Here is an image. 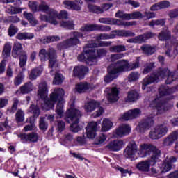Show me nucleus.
<instances>
[{
    "label": "nucleus",
    "instance_id": "obj_53",
    "mask_svg": "<svg viewBox=\"0 0 178 178\" xmlns=\"http://www.w3.org/2000/svg\"><path fill=\"white\" fill-rule=\"evenodd\" d=\"M11 51L12 45L10 44V43H6L4 45V49L3 50V55L5 56V58H8V56H10Z\"/></svg>",
    "mask_w": 178,
    "mask_h": 178
},
{
    "label": "nucleus",
    "instance_id": "obj_6",
    "mask_svg": "<svg viewBox=\"0 0 178 178\" xmlns=\"http://www.w3.org/2000/svg\"><path fill=\"white\" fill-rule=\"evenodd\" d=\"M39 19L42 22H46L50 23V24H54V26H57V24H59V19H69V13L66 10H61L59 13L56 10H50L49 17L40 14Z\"/></svg>",
    "mask_w": 178,
    "mask_h": 178
},
{
    "label": "nucleus",
    "instance_id": "obj_44",
    "mask_svg": "<svg viewBox=\"0 0 178 178\" xmlns=\"http://www.w3.org/2000/svg\"><path fill=\"white\" fill-rule=\"evenodd\" d=\"M153 37H155V33L152 32H147L143 35H139L140 43L143 44V42H145L147 40H149V38H153Z\"/></svg>",
    "mask_w": 178,
    "mask_h": 178
},
{
    "label": "nucleus",
    "instance_id": "obj_15",
    "mask_svg": "<svg viewBox=\"0 0 178 178\" xmlns=\"http://www.w3.org/2000/svg\"><path fill=\"white\" fill-rule=\"evenodd\" d=\"M131 131V127L129 124L120 125L113 132V137L114 138L124 137V136H129Z\"/></svg>",
    "mask_w": 178,
    "mask_h": 178
},
{
    "label": "nucleus",
    "instance_id": "obj_32",
    "mask_svg": "<svg viewBox=\"0 0 178 178\" xmlns=\"http://www.w3.org/2000/svg\"><path fill=\"white\" fill-rule=\"evenodd\" d=\"M113 65H115V63L111 64L107 69L108 74L104 77L105 83H111V81H112L114 79H116V74H119V73H120V72L114 73V72H109V69H111V67H112Z\"/></svg>",
    "mask_w": 178,
    "mask_h": 178
},
{
    "label": "nucleus",
    "instance_id": "obj_36",
    "mask_svg": "<svg viewBox=\"0 0 178 178\" xmlns=\"http://www.w3.org/2000/svg\"><path fill=\"white\" fill-rule=\"evenodd\" d=\"M97 25L98 24H86L83 26L80 30L82 33H86L88 31H97Z\"/></svg>",
    "mask_w": 178,
    "mask_h": 178
},
{
    "label": "nucleus",
    "instance_id": "obj_38",
    "mask_svg": "<svg viewBox=\"0 0 178 178\" xmlns=\"http://www.w3.org/2000/svg\"><path fill=\"white\" fill-rule=\"evenodd\" d=\"M144 19V14L140 11H135L129 14V20H138Z\"/></svg>",
    "mask_w": 178,
    "mask_h": 178
},
{
    "label": "nucleus",
    "instance_id": "obj_28",
    "mask_svg": "<svg viewBox=\"0 0 178 178\" xmlns=\"http://www.w3.org/2000/svg\"><path fill=\"white\" fill-rule=\"evenodd\" d=\"M34 90V85L31 82H28L20 87L22 94H29Z\"/></svg>",
    "mask_w": 178,
    "mask_h": 178
},
{
    "label": "nucleus",
    "instance_id": "obj_45",
    "mask_svg": "<svg viewBox=\"0 0 178 178\" xmlns=\"http://www.w3.org/2000/svg\"><path fill=\"white\" fill-rule=\"evenodd\" d=\"M165 23H166V21L163 19H153L149 22V26H150V27H155V26H165Z\"/></svg>",
    "mask_w": 178,
    "mask_h": 178
},
{
    "label": "nucleus",
    "instance_id": "obj_18",
    "mask_svg": "<svg viewBox=\"0 0 178 178\" xmlns=\"http://www.w3.org/2000/svg\"><path fill=\"white\" fill-rule=\"evenodd\" d=\"M138 151V147H137L136 142L131 141L124 149V155L125 158H131L133 159L136 156V154H137Z\"/></svg>",
    "mask_w": 178,
    "mask_h": 178
},
{
    "label": "nucleus",
    "instance_id": "obj_14",
    "mask_svg": "<svg viewBox=\"0 0 178 178\" xmlns=\"http://www.w3.org/2000/svg\"><path fill=\"white\" fill-rule=\"evenodd\" d=\"M150 108H155L157 111V113L161 115L165 111H168V107H166V102L162 100L161 97H157L154 99L150 104Z\"/></svg>",
    "mask_w": 178,
    "mask_h": 178
},
{
    "label": "nucleus",
    "instance_id": "obj_48",
    "mask_svg": "<svg viewBox=\"0 0 178 178\" xmlns=\"http://www.w3.org/2000/svg\"><path fill=\"white\" fill-rule=\"evenodd\" d=\"M173 47L175 48L173 54H170V51L171 49H168L165 54L168 56H169L170 58H172V56H176V55H177V52H178V40H177L174 44H173Z\"/></svg>",
    "mask_w": 178,
    "mask_h": 178
},
{
    "label": "nucleus",
    "instance_id": "obj_63",
    "mask_svg": "<svg viewBox=\"0 0 178 178\" xmlns=\"http://www.w3.org/2000/svg\"><path fill=\"white\" fill-rule=\"evenodd\" d=\"M115 17H118V19H124V20H129V14L119 10L115 13Z\"/></svg>",
    "mask_w": 178,
    "mask_h": 178
},
{
    "label": "nucleus",
    "instance_id": "obj_12",
    "mask_svg": "<svg viewBox=\"0 0 178 178\" xmlns=\"http://www.w3.org/2000/svg\"><path fill=\"white\" fill-rule=\"evenodd\" d=\"M177 162V158L175 156H168L160 165L161 173H166L172 170V165Z\"/></svg>",
    "mask_w": 178,
    "mask_h": 178
},
{
    "label": "nucleus",
    "instance_id": "obj_8",
    "mask_svg": "<svg viewBox=\"0 0 178 178\" xmlns=\"http://www.w3.org/2000/svg\"><path fill=\"white\" fill-rule=\"evenodd\" d=\"M93 47H97V44H87L83 49V54L78 56V60L79 62H86L87 65L92 66L97 63V57L95 56V52L92 49Z\"/></svg>",
    "mask_w": 178,
    "mask_h": 178
},
{
    "label": "nucleus",
    "instance_id": "obj_42",
    "mask_svg": "<svg viewBox=\"0 0 178 178\" xmlns=\"http://www.w3.org/2000/svg\"><path fill=\"white\" fill-rule=\"evenodd\" d=\"M110 52L119 53L126 51V46L122 44L114 45L109 48Z\"/></svg>",
    "mask_w": 178,
    "mask_h": 178
},
{
    "label": "nucleus",
    "instance_id": "obj_47",
    "mask_svg": "<svg viewBox=\"0 0 178 178\" xmlns=\"http://www.w3.org/2000/svg\"><path fill=\"white\" fill-rule=\"evenodd\" d=\"M88 44H90V45H92V44H95V45L92 48H97V47H109L111 44H112V42H108V41H102L99 44L95 43V40H92L89 42Z\"/></svg>",
    "mask_w": 178,
    "mask_h": 178
},
{
    "label": "nucleus",
    "instance_id": "obj_64",
    "mask_svg": "<svg viewBox=\"0 0 178 178\" xmlns=\"http://www.w3.org/2000/svg\"><path fill=\"white\" fill-rule=\"evenodd\" d=\"M39 127L40 130H47L48 129V123L45 122V119L44 118H40Z\"/></svg>",
    "mask_w": 178,
    "mask_h": 178
},
{
    "label": "nucleus",
    "instance_id": "obj_22",
    "mask_svg": "<svg viewBox=\"0 0 178 178\" xmlns=\"http://www.w3.org/2000/svg\"><path fill=\"white\" fill-rule=\"evenodd\" d=\"M124 145V142L122 140H115L111 141L106 146L110 151H120Z\"/></svg>",
    "mask_w": 178,
    "mask_h": 178
},
{
    "label": "nucleus",
    "instance_id": "obj_35",
    "mask_svg": "<svg viewBox=\"0 0 178 178\" xmlns=\"http://www.w3.org/2000/svg\"><path fill=\"white\" fill-rule=\"evenodd\" d=\"M23 47L19 42H15L13 48V58H17L19 55H20V52H22Z\"/></svg>",
    "mask_w": 178,
    "mask_h": 178
},
{
    "label": "nucleus",
    "instance_id": "obj_33",
    "mask_svg": "<svg viewBox=\"0 0 178 178\" xmlns=\"http://www.w3.org/2000/svg\"><path fill=\"white\" fill-rule=\"evenodd\" d=\"M136 99H138V92L136 90H131L128 92V95L125 99L126 102H134Z\"/></svg>",
    "mask_w": 178,
    "mask_h": 178
},
{
    "label": "nucleus",
    "instance_id": "obj_24",
    "mask_svg": "<svg viewBox=\"0 0 178 178\" xmlns=\"http://www.w3.org/2000/svg\"><path fill=\"white\" fill-rule=\"evenodd\" d=\"M158 38L160 41H168L172 38V33L168 27L164 28L159 33Z\"/></svg>",
    "mask_w": 178,
    "mask_h": 178
},
{
    "label": "nucleus",
    "instance_id": "obj_9",
    "mask_svg": "<svg viewBox=\"0 0 178 178\" xmlns=\"http://www.w3.org/2000/svg\"><path fill=\"white\" fill-rule=\"evenodd\" d=\"M39 56L42 62H45L47 59H49V67L54 69L58 66V55L56 54V50L53 47L49 48L47 50L42 49L39 51Z\"/></svg>",
    "mask_w": 178,
    "mask_h": 178
},
{
    "label": "nucleus",
    "instance_id": "obj_30",
    "mask_svg": "<svg viewBox=\"0 0 178 178\" xmlns=\"http://www.w3.org/2000/svg\"><path fill=\"white\" fill-rule=\"evenodd\" d=\"M42 73V66H39L32 70L29 79L30 80H35Z\"/></svg>",
    "mask_w": 178,
    "mask_h": 178
},
{
    "label": "nucleus",
    "instance_id": "obj_27",
    "mask_svg": "<svg viewBox=\"0 0 178 178\" xmlns=\"http://www.w3.org/2000/svg\"><path fill=\"white\" fill-rule=\"evenodd\" d=\"M23 15H24V17H25V19H26V20L29 21V23H30V24H31V26H37V24H38V21L37 19H35L33 13H27V11H24Z\"/></svg>",
    "mask_w": 178,
    "mask_h": 178
},
{
    "label": "nucleus",
    "instance_id": "obj_2",
    "mask_svg": "<svg viewBox=\"0 0 178 178\" xmlns=\"http://www.w3.org/2000/svg\"><path fill=\"white\" fill-rule=\"evenodd\" d=\"M151 152L153 153L150 159L141 161L136 165L137 169L140 172H149V169L152 166H155L157 162H159L161 159V151L156 149V147L152 145H148L143 143L140 145L138 150V155L140 158H145V156L150 155Z\"/></svg>",
    "mask_w": 178,
    "mask_h": 178
},
{
    "label": "nucleus",
    "instance_id": "obj_51",
    "mask_svg": "<svg viewBox=\"0 0 178 178\" xmlns=\"http://www.w3.org/2000/svg\"><path fill=\"white\" fill-rule=\"evenodd\" d=\"M28 6L34 13H35V12H39L40 5H38L37 1H29Z\"/></svg>",
    "mask_w": 178,
    "mask_h": 178
},
{
    "label": "nucleus",
    "instance_id": "obj_37",
    "mask_svg": "<svg viewBox=\"0 0 178 178\" xmlns=\"http://www.w3.org/2000/svg\"><path fill=\"white\" fill-rule=\"evenodd\" d=\"M60 27L66 29V30H74V22L72 20L69 21H62L60 24Z\"/></svg>",
    "mask_w": 178,
    "mask_h": 178
},
{
    "label": "nucleus",
    "instance_id": "obj_7",
    "mask_svg": "<svg viewBox=\"0 0 178 178\" xmlns=\"http://www.w3.org/2000/svg\"><path fill=\"white\" fill-rule=\"evenodd\" d=\"M70 35V38L57 44L58 49L62 51V49H67V48L80 45V44H81V40H80L84 38V34L77 31L71 32Z\"/></svg>",
    "mask_w": 178,
    "mask_h": 178
},
{
    "label": "nucleus",
    "instance_id": "obj_58",
    "mask_svg": "<svg viewBox=\"0 0 178 178\" xmlns=\"http://www.w3.org/2000/svg\"><path fill=\"white\" fill-rule=\"evenodd\" d=\"M122 58H124V54H111L108 60L110 62H116V60H119V59H122Z\"/></svg>",
    "mask_w": 178,
    "mask_h": 178
},
{
    "label": "nucleus",
    "instance_id": "obj_4",
    "mask_svg": "<svg viewBox=\"0 0 178 178\" xmlns=\"http://www.w3.org/2000/svg\"><path fill=\"white\" fill-rule=\"evenodd\" d=\"M69 105L70 108L65 113V120L68 123H70V122H72L70 127V130L72 131V133H79L82 129L81 127L79 125V120L80 118H81V112L74 108V101L72 100L70 102Z\"/></svg>",
    "mask_w": 178,
    "mask_h": 178
},
{
    "label": "nucleus",
    "instance_id": "obj_59",
    "mask_svg": "<svg viewBox=\"0 0 178 178\" xmlns=\"http://www.w3.org/2000/svg\"><path fill=\"white\" fill-rule=\"evenodd\" d=\"M17 105H19V100L17 99H14L12 107L8 108L7 112L13 114L17 110Z\"/></svg>",
    "mask_w": 178,
    "mask_h": 178
},
{
    "label": "nucleus",
    "instance_id": "obj_23",
    "mask_svg": "<svg viewBox=\"0 0 178 178\" xmlns=\"http://www.w3.org/2000/svg\"><path fill=\"white\" fill-rule=\"evenodd\" d=\"M90 90H92V87L87 82L79 83L75 86V91L79 94H84V92L90 91Z\"/></svg>",
    "mask_w": 178,
    "mask_h": 178
},
{
    "label": "nucleus",
    "instance_id": "obj_49",
    "mask_svg": "<svg viewBox=\"0 0 178 178\" xmlns=\"http://www.w3.org/2000/svg\"><path fill=\"white\" fill-rule=\"evenodd\" d=\"M23 79H24V74H23V72H21L14 79V81H13L14 85L16 86H20V84H22V83H23Z\"/></svg>",
    "mask_w": 178,
    "mask_h": 178
},
{
    "label": "nucleus",
    "instance_id": "obj_31",
    "mask_svg": "<svg viewBox=\"0 0 178 178\" xmlns=\"http://www.w3.org/2000/svg\"><path fill=\"white\" fill-rule=\"evenodd\" d=\"M113 34H117L120 37H134L136 33L132 32L131 31H126V30H120V31H114L112 32Z\"/></svg>",
    "mask_w": 178,
    "mask_h": 178
},
{
    "label": "nucleus",
    "instance_id": "obj_50",
    "mask_svg": "<svg viewBox=\"0 0 178 178\" xmlns=\"http://www.w3.org/2000/svg\"><path fill=\"white\" fill-rule=\"evenodd\" d=\"M66 127V124L62 120H57L56 124V130L59 133H62Z\"/></svg>",
    "mask_w": 178,
    "mask_h": 178
},
{
    "label": "nucleus",
    "instance_id": "obj_16",
    "mask_svg": "<svg viewBox=\"0 0 178 178\" xmlns=\"http://www.w3.org/2000/svg\"><path fill=\"white\" fill-rule=\"evenodd\" d=\"M154 126V120L151 118H147L141 121L136 127L138 133L140 134H145L150 127Z\"/></svg>",
    "mask_w": 178,
    "mask_h": 178
},
{
    "label": "nucleus",
    "instance_id": "obj_62",
    "mask_svg": "<svg viewBox=\"0 0 178 178\" xmlns=\"http://www.w3.org/2000/svg\"><path fill=\"white\" fill-rule=\"evenodd\" d=\"M30 112L33 113V116L35 118H38L40 115V108L37 106L31 105L29 108Z\"/></svg>",
    "mask_w": 178,
    "mask_h": 178
},
{
    "label": "nucleus",
    "instance_id": "obj_17",
    "mask_svg": "<svg viewBox=\"0 0 178 178\" xmlns=\"http://www.w3.org/2000/svg\"><path fill=\"white\" fill-rule=\"evenodd\" d=\"M104 94L109 102H116L119 99V89L116 87L106 88Z\"/></svg>",
    "mask_w": 178,
    "mask_h": 178
},
{
    "label": "nucleus",
    "instance_id": "obj_39",
    "mask_svg": "<svg viewBox=\"0 0 178 178\" xmlns=\"http://www.w3.org/2000/svg\"><path fill=\"white\" fill-rule=\"evenodd\" d=\"M106 135L102 134L99 135L95 140V145H104L106 143Z\"/></svg>",
    "mask_w": 178,
    "mask_h": 178
},
{
    "label": "nucleus",
    "instance_id": "obj_10",
    "mask_svg": "<svg viewBox=\"0 0 178 178\" xmlns=\"http://www.w3.org/2000/svg\"><path fill=\"white\" fill-rule=\"evenodd\" d=\"M168 131H169V129L166 125L159 124L151 129L149 133V137L151 140H159L162 137H165L168 134Z\"/></svg>",
    "mask_w": 178,
    "mask_h": 178
},
{
    "label": "nucleus",
    "instance_id": "obj_5",
    "mask_svg": "<svg viewBox=\"0 0 178 178\" xmlns=\"http://www.w3.org/2000/svg\"><path fill=\"white\" fill-rule=\"evenodd\" d=\"M140 67V62L136 60L134 63H129L127 60H121L117 61L109 69L111 73H122V72H130Z\"/></svg>",
    "mask_w": 178,
    "mask_h": 178
},
{
    "label": "nucleus",
    "instance_id": "obj_41",
    "mask_svg": "<svg viewBox=\"0 0 178 178\" xmlns=\"http://www.w3.org/2000/svg\"><path fill=\"white\" fill-rule=\"evenodd\" d=\"M50 10H54V9L49 8V6H48L44 1H42L39 5V12H45V13H47V15H46L47 17H49Z\"/></svg>",
    "mask_w": 178,
    "mask_h": 178
},
{
    "label": "nucleus",
    "instance_id": "obj_56",
    "mask_svg": "<svg viewBox=\"0 0 178 178\" xmlns=\"http://www.w3.org/2000/svg\"><path fill=\"white\" fill-rule=\"evenodd\" d=\"M56 41H60V37L59 36H47L44 38V42L46 44H51V42H55Z\"/></svg>",
    "mask_w": 178,
    "mask_h": 178
},
{
    "label": "nucleus",
    "instance_id": "obj_25",
    "mask_svg": "<svg viewBox=\"0 0 178 178\" xmlns=\"http://www.w3.org/2000/svg\"><path fill=\"white\" fill-rule=\"evenodd\" d=\"M97 108H99V102H95V100H91L84 106L86 112H93Z\"/></svg>",
    "mask_w": 178,
    "mask_h": 178
},
{
    "label": "nucleus",
    "instance_id": "obj_19",
    "mask_svg": "<svg viewBox=\"0 0 178 178\" xmlns=\"http://www.w3.org/2000/svg\"><path fill=\"white\" fill-rule=\"evenodd\" d=\"M101 124V120L99 122H91L86 127V138L92 140L95 138V133L97 131L98 124Z\"/></svg>",
    "mask_w": 178,
    "mask_h": 178
},
{
    "label": "nucleus",
    "instance_id": "obj_55",
    "mask_svg": "<svg viewBox=\"0 0 178 178\" xmlns=\"http://www.w3.org/2000/svg\"><path fill=\"white\" fill-rule=\"evenodd\" d=\"M140 74L138 72H132L129 75L128 80L130 82L137 81V80H138V79H140Z\"/></svg>",
    "mask_w": 178,
    "mask_h": 178
},
{
    "label": "nucleus",
    "instance_id": "obj_34",
    "mask_svg": "<svg viewBox=\"0 0 178 178\" xmlns=\"http://www.w3.org/2000/svg\"><path fill=\"white\" fill-rule=\"evenodd\" d=\"M16 38L17 40H33L34 38V33L27 32L19 33L16 35Z\"/></svg>",
    "mask_w": 178,
    "mask_h": 178
},
{
    "label": "nucleus",
    "instance_id": "obj_40",
    "mask_svg": "<svg viewBox=\"0 0 178 178\" xmlns=\"http://www.w3.org/2000/svg\"><path fill=\"white\" fill-rule=\"evenodd\" d=\"M115 38V34L111 33V34L107 33H99L96 36V40L99 41V40H112Z\"/></svg>",
    "mask_w": 178,
    "mask_h": 178
},
{
    "label": "nucleus",
    "instance_id": "obj_20",
    "mask_svg": "<svg viewBox=\"0 0 178 178\" xmlns=\"http://www.w3.org/2000/svg\"><path fill=\"white\" fill-rule=\"evenodd\" d=\"M22 143H37L38 134L33 132L31 134H22L18 136Z\"/></svg>",
    "mask_w": 178,
    "mask_h": 178
},
{
    "label": "nucleus",
    "instance_id": "obj_54",
    "mask_svg": "<svg viewBox=\"0 0 178 178\" xmlns=\"http://www.w3.org/2000/svg\"><path fill=\"white\" fill-rule=\"evenodd\" d=\"M64 78L63 76L60 74H56L55 77L53 81V84L56 86H59L63 82Z\"/></svg>",
    "mask_w": 178,
    "mask_h": 178
},
{
    "label": "nucleus",
    "instance_id": "obj_3",
    "mask_svg": "<svg viewBox=\"0 0 178 178\" xmlns=\"http://www.w3.org/2000/svg\"><path fill=\"white\" fill-rule=\"evenodd\" d=\"M165 84H172V81H176L178 79L177 71H170L168 68H160L156 72L152 74L150 76H146L142 81V90H145L147 86L158 81L159 79H165Z\"/></svg>",
    "mask_w": 178,
    "mask_h": 178
},
{
    "label": "nucleus",
    "instance_id": "obj_29",
    "mask_svg": "<svg viewBox=\"0 0 178 178\" xmlns=\"http://www.w3.org/2000/svg\"><path fill=\"white\" fill-rule=\"evenodd\" d=\"M140 49L143 51L145 55L148 56L155 54L156 51L155 47L149 44H143V46H141Z\"/></svg>",
    "mask_w": 178,
    "mask_h": 178
},
{
    "label": "nucleus",
    "instance_id": "obj_46",
    "mask_svg": "<svg viewBox=\"0 0 178 178\" xmlns=\"http://www.w3.org/2000/svg\"><path fill=\"white\" fill-rule=\"evenodd\" d=\"M155 63H147L145 64L144 68L143 70V74H148L155 67L154 66Z\"/></svg>",
    "mask_w": 178,
    "mask_h": 178
},
{
    "label": "nucleus",
    "instance_id": "obj_13",
    "mask_svg": "<svg viewBox=\"0 0 178 178\" xmlns=\"http://www.w3.org/2000/svg\"><path fill=\"white\" fill-rule=\"evenodd\" d=\"M141 115V110L140 108L131 109L124 114L121 115L120 120L123 122H127L128 120H133V119H137Z\"/></svg>",
    "mask_w": 178,
    "mask_h": 178
},
{
    "label": "nucleus",
    "instance_id": "obj_43",
    "mask_svg": "<svg viewBox=\"0 0 178 178\" xmlns=\"http://www.w3.org/2000/svg\"><path fill=\"white\" fill-rule=\"evenodd\" d=\"M88 9L89 10V12H92V13H104V9H102L101 7L93 4H88Z\"/></svg>",
    "mask_w": 178,
    "mask_h": 178
},
{
    "label": "nucleus",
    "instance_id": "obj_1",
    "mask_svg": "<svg viewBox=\"0 0 178 178\" xmlns=\"http://www.w3.org/2000/svg\"><path fill=\"white\" fill-rule=\"evenodd\" d=\"M38 95L41 99H44V109H46V111L52 109L56 101H58L56 108V113H57L58 116L60 118L63 116V113L65 112V110L63 109V104L65 102L63 101V99H62L63 98V95H65L63 89H54V92L50 95V99H47L48 97V86L47 85V83L42 82L38 86Z\"/></svg>",
    "mask_w": 178,
    "mask_h": 178
},
{
    "label": "nucleus",
    "instance_id": "obj_26",
    "mask_svg": "<svg viewBox=\"0 0 178 178\" xmlns=\"http://www.w3.org/2000/svg\"><path fill=\"white\" fill-rule=\"evenodd\" d=\"M112 126H113V122H112V121L108 118H104L102 124L101 130L103 133L109 131V130L112 129Z\"/></svg>",
    "mask_w": 178,
    "mask_h": 178
},
{
    "label": "nucleus",
    "instance_id": "obj_57",
    "mask_svg": "<svg viewBox=\"0 0 178 178\" xmlns=\"http://www.w3.org/2000/svg\"><path fill=\"white\" fill-rule=\"evenodd\" d=\"M81 5H83V1L76 0L72 3V7L71 10L76 11L81 10Z\"/></svg>",
    "mask_w": 178,
    "mask_h": 178
},
{
    "label": "nucleus",
    "instance_id": "obj_52",
    "mask_svg": "<svg viewBox=\"0 0 178 178\" xmlns=\"http://www.w3.org/2000/svg\"><path fill=\"white\" fill-rule=\"evenodd\" d=\"M15 119L17 123H22L24 121V112L22 110H18L15 114Z\"/></svg>",
    "mask_w": 178,
    "mask_h": 178
},
{
    "label": "nucleus",
    "instance_id": "obj_11",
    "mask_svg": "<svg viewBox=\"0 0 178 178\" xmlns=\"http://www.w3.org/2000/svg\"><path fill=\"white\" fill-rule=\"evenodd\" d=\"M99 23L104 24H117V26H123L124 27H130V26H136L135 21L126 22L120 21L113 18H100L99 19Z\"/></svg>",
    "mask_w": 178,
    "mask_h": 178
},
{
    "label": "nucleus",
    "instance_id": "obj_21",
    "mask_svg": "<svg viewBox=\"0 0 178 178\" xmlns=\"http://www.w3.org/2000/svg\"><path fill=\"white\" fill-rule=\"evenodd\" d=\"M74 76L78 77V79H84L86 74L88 73V67L81 65L75 67L73 70Z\"/></svg>",
    "mask_w": 178,
    "mask_h": 178
},
{
    "label": "nucleus",
    "instance_id": "obj_60",
    "mask_svg": "<svg viewBox=\"0 0 178 178\" xmlns=\"http://www.w3.org/2000/svg\"><path fill=\"white\" fill-rule=\"evenodd\" d=\"M10 125H9V121L8 118H6L4 122L0 123V131H5V130H10Z\"/></svg>",
    "mask_w": 178,
    "mask_h": 178
},
{
    "label": "nucleus",
    "instance_id": "obj_61",
    "mask_svg": "<svg viewBox=\"0 0 178 178\" xmlns=\"http://www.w3.org/2000/svg\"><path fill=\"white\" fill-rule=\"evenodd\" d=\"M27 63V54L23 53L19 56V66L20 67H24V65Z\"/></svg>",
    "mask_w": 178,
    "mask_h": 178
}]
</instances>
